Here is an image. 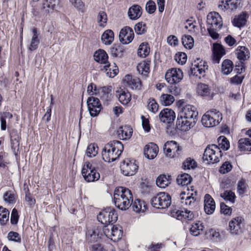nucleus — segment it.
<instances>
[{"mask_svg":"<svg viewBox=\"0 0 251 251\" xmlns=\"http://www.w3.org/2000/svg\"><path fill=\"white\" fill-rule=\"evenodd\" d=\"M113 201L115 206L121 210H126L133 202V195L130 190L126 187H116L114 192Z\"/></svg>","mask_w":251,"mask_h":251,"instance_id":"1","label":"nucleus"},{"mask_svg":"<svg viewBox=\"0 0 251 251\" xmlns=\"http://www.w3.org/2000/svg\"><path fill=\"white\" fill-rule=\"evenodd\" d=\"M124 151V145L118 140H113L105 144L101 151L103 160L111 162L119 159Z\"/></svg>","mask_w":251,"mask_h":251,"instance_id":"2","label":"nucleus"},{"mask_svg":"<svg viewBox=\"0 0 251 251\" xmlns=\"http://www.w3.org/2000/svg\"><path fill=\"white\" fill-rule=\"evenodd\" d=\"M223 25V21L220 15L216 12H210L207 16V28L210 37L213 39L219 38L217 31Z\"/></svg>","mask_w":251,"mask_h":251,"instance_id":"3","label":"nucleus"},{"mask_svg":"<svg viewBox=\"0 0 251 251\" xmlns=\"http://www.w3.org/2000/svg\"><path fill=\"white\" fill-rule=\"evenodd\" d=\"M222 120V114L216 109L207 111L202 117L201 123L205 127H210L218 125Z\"/></svg>","mask_w":251,"mask_h":251,"instance_id":"4","label":"nucleus"},{"mask_svg":"<svg viewBox=\"0 0 251 251\" xmlns=\"http://www.w3.org/2000/svg\"><path fill=\"white\" fill-rule=\"evenodd\" d=\"M97 219L104 226H107L117 221L118 214L115 209L112 207H107L99 213Z\"/></svg>","mask_w":251,"mask_h":251,"instance_id":"5","label":"nucleus"},{"mask_svg":"<svg viewBox=\"0 0 251 251\" xmlns=\"http://www.w3.org/2000/svg\"><path fill=\"white\" fill-rule=\"evenodd\" d=\"M222 153L219 148L214 144L208 145L205 149L202 158L209 163H217L220 161Z\"/></svg>","mask_w":251,"mask_h":251,"instance_id":"6","label":"nucleus"},{"mask_svg":"<svg viewBox=\"0 0 251 251\" xmlns=\"http://www.w3.org/2000/svg\"><path fill=\"white\" fill-rule=\"evenodd\" d=\"M152 206L158 209H165L171 204V197L168 193L160 192L151 201Z\"/></svg>","mask_w":251,"mask_h":251,"instance_id":"7","label":"nucleus"},{"mask_svg":"<svg viewBox=\"0 0 251 251\" xmlns=\"http://www.w3.org/2000/svg\"><path fill=\"white\" fill-rule=\"evenodd\" d=\"M81 173L85 180L88 182L97 181L100 178L98 169L89 162H86L84 163Z\"/></svg>","mask_w":251,"mask_h":251,"instance_id":"8","label":"nucleus"},{"mask_svg":"<svg viewBox=\"0 0 251 251\" xmlns=\"http://www.w3.org/2000/svg\"><path fill=\"white\" fill-rule=\"evenodd\" d=\"M138 162L132 158H125L120 165L122 173L126 176L134 175L138 170Z\"/></svg>","mask_w":251,"mask_h":251,"instance_id":"9","label":"nucleus"},{"mask_svg":"<svg viewBox=\"0 0 251 251\" xmlns=\"http://www.w3.org/2000/svg\"><path fill=\"white\" fill-rule=\"evenodd\" d=\"M170 214L172 217L185 223L193 220L194 218L193 212L185 208L172 209L170 211Z\"/></svg>","mask_w":251,"mask_h":251,"instance_id":"10","label":"nucleus"},{"mask_svg":"<svg viewBox=\"0 0 251 251\" xmlns=\"http://www.w3.org/2000/svg\"><path fill=\"white\" fill-rule=\"evenodd\" d=\"M104 226L102 227V232L106 237L110 239L114 242H116L121 239L123 236L122 227L117 225L110 226Z\"/></svg>","mask_w":251,"mask_h":251,"instance_id":"11","label":"nucleus"},{"mask_svg":"<svg viewBox=\"0 0 251 251\" xmlns=\"http://www.w3.org/2000/svg\"><path fill=\"white\" fill-rule=\"evenodd\" d=\"M183 101L182 100H179L178 101V104L179 106L182 107L181 109L179 112L178 115L185 117L189 120H194L197 121L198 112L197 110V108L193 105L190 104H187L185 106H183Z\"/></svg>","mask_w":251,"mask_h":251,"instance_id":"12","label":"nucleus"},{"mask_svg":"<svg viewBox=\"0 0 251 251\" xmlns=\"http://www.w3.org/2000/svg\"><path fill=\"white\" fill-rule=\"evenodd\" d=\"M163 151L167 156L175 158L180 155L182 148L176 141H168L165 143Z\"/></svg>","mask_w":251,"mask_h":251,"instance_id":"13","label":"nucleus"},{"mask_svg":"<svg viewBox=\"0 0 251 251\" xmlns=\"http://www.w3.org/2000/svg\"><path fill=\"white\" fill-rule=\"evenodd\" d=\"M87 104L89 113L93 117L97 116L102 109L100 100L93 96L87 99Z\"/></svg>","mask_w":251,"mask_h":251,"instance_id":"14","label":"nucleus"},{"mask_svg":"<svg viewBox=\"0 0 251 251\" xmlns=\"http://www.w3.org/2000/svg\"><path fill=\"white\" fill-rule=\"evenodd\" d=\"M244 219L241 216L233 218L228 224L230 232L232 234L239 235L242 233L244 227Z\"/></svg>","mask_w":251,"mask_h":251,"instance_id":"15","label":"nucleus"},{"mask_svg":"<svg viewBox=\"0 0 251 251\" xmlns=\"http://www.w3.org/2000/svg\"><path fill=\"white\" fill-rule=\"evenodd\" d=\"M124 81L131 89L136 91H141L144 89V86L141 79L130 75H126Z\"/></svg>","mask_w":251,"mask_h":251,"instance_id":"16","label":"nucleus"},{"mask_svg":"<svg viewBox=\"0 0 251 251\" xmlns=\"http://www.w3.org/2000/svg\"><path fill=\"white\" fill-rule=\"evenodd\" d=\"M61 7L60 0H42L41 10L46 14L58 11Z\"/></svg>","mask_w":251,"mask_h":251,"instance_id":"17","label":"nucleus"},{"mask_svg":"<svg viewBox=\"0 0 251 251\" xmlns=\"http://www.w3.org/2000/svg\"><path fill=\"white\" fill-rule=\"evenodd\" d=\"M226 54L225 47L221 44L215 43L212 49L211 60L214 64H219L221 58Z\"/></svg>","mask_w":251,"mask_h":251,"instance_id":"18","label":"nucleus"},{"mask_svg":"<svg viewBox=\"0 0 251 251\" xmlns=\"http://www.w3.org/2000/svg\"><path fill=\"white\" fill-rule=\"evenodd\" d=\"M183 73L180 69L172 68L165 74V79L170 84L178 83L183 78Z\"/></svg>","mask_w":251,"mask_h":251,"instance_id":"19","label":"nucleus"},{"mask_svg":"<svg viewBox=\"0 0 251 251\" xmlns=\"http://www.w3.org/2000/svg\"><path fill=\"white\" fill-rule=\"evenodd\" d=\"M192 192H188L186 194L185 192H182L180 194V202L184 205L188 206L191 207L194 206L197 196V192L194 191L191 189Z\"/></svg>","mask_w":251,"mask_h":251,"instance_id":"20","label":"nucleus"},{"mask_svg":"<svg viewBox=\"0 0 251 251\" xmlns=\"http://www.w3.org/2000/svg\"><path fill=\"white\" fill-rule=\"evenodd\" d=\"M196 121L194 120H189L183 117L181 115H178L176 122V128L181 131H186L193 127L196 123Z\"/></svg>","mask_w":251,"mask_h":251,"instance_id":"21","label":"nucleus"},{"mask_svg":"<svg viewBox=\"0 0 251 251\" xmlns=\"http://www.w3.org/2000/svg\"><path fill=\"white\" fill-rule=\"evenodd\" d=\"M197 92L198 95L208 100H212L214 96V93L210 87L204 83H200L198 84Z\"/></svg>","mask_w":251,"mask_h":251,"instance_id":"22","label":"nucleus"},{"mask_svg":"<svg viewBox=\"0 0 251 251\" xmlns=\"http://www.w3.org/2000/svg\"><path fill=\"white\" fill-rule=\"evenodd\" d=\"M134 37V31L129 26L124 27L120 32L119 39L123 44H128L131 42Z\"/></svg>","mask_w":251,"mask_h":251,"instance_id":"23","label":"nucleus"},{"mask_svg":"<svg viewBox=\"0 0 251 251\" xmlns=\"http://www.w3.org/2000/svg\"><path fill=\"white\" fill-rule=\"evenodd\" d=\"M235 54L240 63H246L251 56L249 49L246 46H239L234 51Z\"/></svg>","mask_w":251,"mask_h":251,"instance_id":"24","label":"nucleus"},{"mask_svg":"<svg viewBox=\"0 0 251 251\" xmlns=\"http://www.w3.org/2000/svg\"><path fill=\"white\" fill-rule=\"evenodd\" d=\"M94 59L97 62L104 64V68L106 70L109 67L108 55L104 50L99 49L96 50L94 53Z\"/></svg>","mask_w":251,"mask_h":251,"instance_id":"25","label":"nucleus"},{"mask_svg":"<svg viewBox=\"0 0 251 251\" xmlns=\"http://www.w3.org/2000/svg\"><path fill=\"white\" fill-rule=\"evenodd\" d=\"M159 118L161 122L166 124H171L176 118V114L171 109L164 108L159 114Z\"/></svg>","mask_w":251,"mask_h":251,"instance_id":"26","label":"nucleus"},{"mask_svg":"<svg viewBox=\"0 0 251 251\" xmlns=\"http://www.w3.org/2000/svg\"><path fill=\"white\" fill-rule=\"evenodd\" d=\"M117 93L121 103L127 107L131 105V94L127 89H121Z\"/></svg>","mask_w":251,"mask_h":251,"instance_id":"27","label":"nucleus"},{"mask_svg":"<svg viewBox=\"0 0 251 251\" xmlns=\"http://www.w3.org/2000/svg\"><path fill=\"white\" fill-rule=\"evenodd\" d=\"M100 230H101V228L98 227L96 229H89L87 231L86 240L89 243H95L102 238L104 234Z\"/></svg>","mask_w":251,"mask_h":251,"instance_id":"28","label":"nucleus"},{"mask_svg":"<svg viewBox=\"0 0 251 251\" xmlns=\"http://www.w3.org/2000/svg\"><path fill=\"white\" fill-rule=\"evenodd\" d=\"M215 207V202L211 196L208 194H205L204 197V210L205 213L208 215L212 214Z\"/></svg>","mask_w":251,"mask_h":251,"instance_id":"29","label":"nucleus"},{"mask_svg":"<svg viewBox=\"0 0 251 251\" xmlns=\"http://www.w3.org/2000/svg\"><path fill=\"white\" fill-rule=\"evenodd\" d=\"M11 149L16 153V150H18L21 139L20 134L16 129H12L9 131Z\"/></svg>","mask_w":251,"mask_h":251,"instance_id":"30","label":"nucleus"},{"mask_svg":"<svg viewBox=\"0 0 251 251\" xmlns=\"http://www.w3.org/2000/svg\"><path fill=\"white\" fill-rule=\"evenodd\" d=\"M158 152V148L156 144L150 143L146 145L144 148V154L149 159L154 158Z\"/></svg>","mask_w":251,"mask_h":251,"instance_id":"31","label":"nucleus"},{"mask_svg":"<svg viewBox=\"0 0 251 251\" xmlns=\"http://www.w3.org/2000/svg\"><path fill=\"white\" fill-rule=\"evenodd\" d=\"M133 130L130 126H124L119 127L117 131L118 138L121 140H127L132 136Z\"/></svg>","mask_w":251,"mask_h":251,"instance_id":"32","label":"nucleus"},{"mask_svg":"<svg viewBox=\"0 0 251 251\" xmlns=\"http://www.w3.org/2000/svg\"><path fill=\"white\" fill-rule=\"evenodd\" d=\"M238 147L240 151L245 153L251 152V139L248 138H242L238 142Z\"/></svg>","mask_w":251,"mask_h":251,"instance_id":"33","label":"nucleus"},{"mask_svg":"<svg viewBox=\"0 0 251 251\" xmlns=\"http://www.w3.org/2000/svg\"><path fill=\"white\" fill-rule=\"evenodd\" d=\"M127 13L130 19L136 20L141 16L142 8L138 4H133L129 7Z\"/></svg>","mask_w":251,"mask_h":251,"instance_id":"34","label":"nucleus"},{"mask_svg":"<svg viewBox=\"0 0 251 251\" xmlns=\"http://www.w3.org/2000/svg\"><path fill=\"white\" fill-rule=\"evenodd\" d=\"M151 60L146 59L139 63L137 66L139 73L143 76L147 77L150 72Z\"/></svg>","mask_w":251,"mask_h":251,"instance_id":"35","label":"nucleus"},{"mask_svg":"<svg viewBox=\"0 0 251 251\" xmlns=\"http://www.w3.org/2000/svg\"><path fill=\"white\" fill-rule=\"evenodd\" d=\"M222 4L219 5V7L221 8L222 10H233L236 9L237 7L240 5L241 0H226L224 5V0L222 1Z\"/></svg>","mask_w":251,"mask_h":251,"instance_id":"36","label":"nucleus"},{"mask_svg":"<svg viewBox=\"0 0 251 251\" xmlns=\"http://www.w3.org/2000/svg\"><path fill=\"white\" fill-rule=\"evenodd\" d=\"M111 90L107 87H103L99 88L97 93L102 101L108 102L110 100L111 94H110Z\"/></svg>","mask_w":251,"mask_h":251,"instance_id":"37","label":"nucleus"},{"mask_svg":"<svg viewBox=\"0 0 251 251\" xmlns=\"http://www.w3.org/2000/svg\"><path fill=\"white\" fill-rule=\"evenodd\" d=\"M33 36L31 38V43L28 49L30 51L36 50L39 45L40 40L38 38L39 34L37 32V29L36 27H33L32 29Z\"/></svg>","mask_w":251,"mask_h":251,"instance_id":"38","label":"nucleus"},{"mask_svg":"<svg viewBox=\"0 0 251 251\" xmlns=\"http://www.w3.org/2000/svg\"><path fill=\"white\" fill-rule=\"evenodd\" d=\"M132 204L133 210L137 213L144 212L148 209L146 202L140 199H136Z\"/></svg>","mask_w":251,"mask_h":251,"instance_id":"39","label":"nucleus"},{"mask_svg":"<svg viewBox=\"0 0 251 251\" xmlns=\"http://www.w3.org/2000/svg\"><path fill=\"white\" fill-rule=\"evenodd\" d=\"M203 229L204 226L203 223L201 221H198L191 225V227L190 228V232L192 235L197 236L203 233Z\"/></svg>","mask_w":251,"mask_h":251,"instance_id":"40","label":"nucleus"},{"mask_svg":"<svg viewBox=\"0 0 251 251\" xmlns=\"http://www.w3.org/2000/svg\"><path fill=\"white\" fill-rule=\"evenodd\" d=\"M150 51L149 44L147 42H143L139 46L137 55L140 57L145 58L149 55Z\"/></svg>","mask_w":251,"mask_h":251,"instance_id":"41","label":"nucleus"},{"mask_svg":"<svg viewBox=\"0 0 251 251\" xmlns=\"http://www.w3.org/2000/svg\"><path fill=\"white\" fill-rule=\"evenodd\" d=\"M233 68L234 64L231 60L225 59L221 64V72L224 75H228L232 71Z\"/></svg>","mask_w":251,"mask_h":251,"instance_id":"42","label":"nucleus"},{"mask_svg":"<svg viewBox=\"0 0 251 251\" xmlns=\"http://www.w3.org/2000/svg\"><path fill=\"white\" fill-rule=\"evenodd\" d=\"M171 182V176L165 175H160L156 179V185L160 188H165Z\"/></svg>","mask_w":251,"mask_h":251,"instance_id":"43","label":"nucleus"},{"mask_svg":"<svg viewBox=\"0 0 251 251\" xmlns=\"http://www.w3.org/2000/svg\"><path fill=\"white\" fill-rule=\"evenodd\" d=\"M246 17L247 14L244 12L235 17L232 22L233 25L239 28L244 26L247 22Z\"/></svg>","mask_w":251,"mask_h":251,"instance_id":"44","label":"nucleus"},{"mask_svg":"<svg viewBox=\"0 0 251 251\" xmlns=\"http://www.w3.org/2000/svg\"><path fill=\"white\" fill-rule=\"evenodd\" d=\"M205 236L207 239L215 242H219L221 239L219 231L213 228L207 230L205 232Z\"/></svg>","mask_w":251,"mask_h":251,"instance_id":"45","label":"nucleus"},{"mask_svg":"<svg viewBox=\"0 0 251 251\" xmlns=\"http://www.w3.org/2000/svg\"><path fill=\"white\" fill-rule=\"evenodd\" d=\"M125 51L124 47L121 45L114 44L110 48V53L114 57H122Z\"/></svg>","mask_w":251,"mask_h":251,"instance_id":"46","label":"nucleus"},{"mask_svg":"<svg viewBox=\"0 0 251 251\" xmlns=\"http://www.w3.org/2000/svg\"><path fill=\"white\" fill-rule=\"evenodd\" d=\"M114 34L111 29L105 30L101 36V40L105 45H110L114 40Z\"/></svg>","mask_w":251,"mask_h":251,"instance_id":"47","label":"nucleus"},{"mask_svg":"<svg viewBox=\"0 0 251 251\" xmlns=\"http://www.w3.org/2000/svg\"><path fill=\"white\" fill-rule=\"evenodd\" d=\"M192 181L191 176L185 173L178 175L176 178L177 184L181 186H187Z\"/></svg>","mask_w":251,"mask_h":251,"instance_id":"48","label":"nucleus"},{"mask_svg":"<svg viewBox=\"0 0 251 251\" xmlns=\"http://www.w3.org/2000/svg\"><path fill=\"white\" fill-rule=\"evenodd\" d=\"M197 23L193 17L186 21L185 23V28L191 33H196L198 31Z\"/></svg>","mask_w":251,"mask_h":251,"instance_id":"49","label":"nucleus"},{"mask_svg":"<svg viewBox=\"0 0 251 251\" xmlns=\"http://www.w3.org/2000/svg\"><path fill=\"white\" fill-rule=\"evenodd\" d=\"M140 184V191L142 194H149L152 190V185L151 181L147 178L143 180Z\"/></svg>","mask_w":251,"mask_h":251,"instance_id":"50","label":"nucleus"},{"mask_svg":"<svg viewBox=\"0 0 251 251\" xmlns=\"http://www.w3.org/2000/svg\"><path fill=\"white\" fill-rule=\"evenodd\" d=\"M17 196L15 191L8 190L3 195L4 200L9 203H14L16 202Z\"/></svg>","mask_w":251,"mask_h":251,"instance_id":"51","label":"nucleus"},{"mask_svg":"<svg viewBox=\"0 0 251 251\" xmlns=\"http://www.w3.org/2000/svg\"><path fill=\"white\" fill-rule=\"evenodd\" d=\"M248 185L244 178L240 180L237 183V191L238 195L241 197H243L245 193L247 192Z\"/></svg>","mask_w":251,"mask_h":251,"instance_id":"52","label":"nucleus"},{"mask_svg":"<svg viewBox=\"0 0 251 251\" xmlns=\"http://www.w3.org/2000/svg\"><path fill=\"white\" fill-rule=\"evenodd\" d=\"M99 148L96 143L89 144L86 151V154L88 157H92L95 156L98 152Z\"/></svg>","mask_w":251,"mask_h":251,"instance_id":"53","label":"nucleus"},{"mask_svg":"<svg viewBox=\"0 0 251 251\" xmlns=\"http://www.w3.org/2000/svg\"><path fill=\"white\" fill-rule=\"evenodd\" d=\"M218 146H217L219 148L220 150L222 149L224 151H227L229 148V142L226 137L224 136H220L218 139Z\"/></svg>","mask_w":251,"mask_h":251,"instance_id":"54","label":"nucleus"},{"mask_svg":"<svg viewBox=\"0 0 251 251\" xmlns=\"http://www.w3.org/2000/svg\"><path fill=\"white\" fill-rule=\"evenodd\" d=\"M182 43L186 49H191L194 46V39L191 35H184L181 38Z\"/></svg>","mask_w":251,"mask_h":251,"instance_id":"55","label":"nucleus"},{"mask_svg":"<svg viewBox=\"0 0 251 251\" xmlns=\"http://www.w3.org/2000/svg\"><path fill=\"white\" fill-rule=\"evenodd\" d=\"M13 118V115L9 112H3L1 114L0 117V128L1 130H5L7 127L6 119H11Z\"/></svg>","mask_w":251,"mask_h":251,"instance_id":"56","label":"nucleus"},{"mask_svg":"<svg viewBox=\"0 0 251 251\" xmlns=\"http://www.w3.org/2000/svg\"><path fill=\"white\" fill-rule=\"evenodd\" d=\"M9 212L5 208L0 206V222L2 225H5L9 220Z\"/></svg>","mask_w":251,"mask_h":251,"instance_id":"57","label":"nucleus"},{"mask_svg":"<svg viewBox=\"0 0 251 251\" xmlns=\"http://www.w3.org/2000/svg\"><path fill=\"white\" fill-rule=\"evenodd\" d=\"M220 196L225 201H229L231 203H234L236 199L235 193L231 190L225 191L220 194Z\"/></svg>","mask_w":251,"mask_h":251,"instance_id":"58","label":"nucleus"},{"mask_svg":"<svg viewBox=\"0 0 251 251\" xmlns=\"http://www.w3.org/2000/svg\"><path fill=\"white\" fill-rule=\"evenodd\" d=\"M160 101L164 105H170L174 102L175 98L171 95L163 94L160 97Z\"/></svg>","mask_w":251,"mask_h":251,"instance_id":"59","label":"nucleus"},{"mask_svg":"<svg viewBox=\"0 0 251 251\" xmlns=\"http://www.w3.org/2000/svg\"><path fill=\"white\" fill-rule=\"evenodd\" d=\"M97 21L100 26L102 27L105 26L107 22V16L105 12L100 11L99 12L97 16Z\"/></svg>","mask_w":251,"mask_h":251,"instance_id":"60","label":"nucleus"},{"mask_svg":"<svg viewBox=\"0 0 251 251\" xmlns=\"http://www.w3.org/2000/svg\"><path fill=\"white\" fill-rule=\"evenodd\" d=\"M197 166V163L194 159L190 157L186 158L183 162L182 167L183 169H194Z\"/></svg>","mask_w":251,"mask_h":251,"instance_id":"61","label":"nucleus"},{"mask_svg":"<svg viewBox=\"0 0 251 251\" xmlns=\"http://www.w3.org/2000/svg\"><path fill=\"white\" fill-rule=\"evenodd\" d=\"M134 30L137 34L143 35L147 32V26L145 23L139 22L135 25Z\"/></svg>","mask_w":251,"mask_h":251,"instance_id":"62","label":"nucleus"},{"mask_svg":"<svg viewBox=\"0 0 251 251\" xmlns=\"http://www.w3.org/2000/svg\"><path fill=\"white\" fill-rule=\"evenodd\" d=\"M147 107L149 111L155 113L158 110L159 105L154 98H151L148 100Z\"/></svg>","mask_w":251,"mask_h":251,"instance_id":"63","label":"nucleus"},{"mask_svg":"<svg viewBox=\"0 0 251 251\" xmlns=\"http://www.w3.org/2000/svg\"><path fill=\"white\" fill-rule=\"evenodd\" d=\"M7 238L9 241L14 242L20 243L22 241L21 235L16 231H11L9 232Z\"/></svg>","mask_w":251,"mask_h":251,"instance_id":"64","label":"nucleus"}]
</instances>
